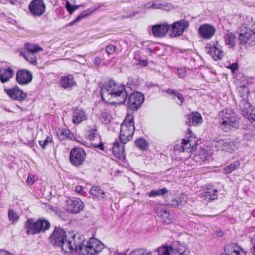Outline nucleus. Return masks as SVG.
Wrapping results in <instances>:
<instances>
[{"label": "nucleus", "mask_w": 255, "mask_h": 255, "mask_svg": "<svg viewBox=\"0 0 255 255\" xmlns=\"http://www.w3.org/2000/svg\"><path fill=\"white\" fill-rule=\"evenodd\" d=\"M101 96L104 101L111 102L112 99L115 100L112 102L119 104L124 103L127 99L128 93L125 86L116 83L114 81H110L101 88Z\"/></svg>", "instance_id": "f257e3e1"}, {"label": "nucleus", "mask_w": 255, "mask_h": 255, "mask_svg": "<svg viewBox=\"0 0 255 255\" xmlns=\"http://www.w3.org/2000/svg\"><path fill=\"white\" fill-rule=\"evenodd\" d=\"M188 253L185 246L176 243L172 247H161L152 252L138 249L132 251L130 255H188Z\"/></svg>", "instance_id": "f03ea898"}, {"label": "nucleus", "mask_w": 255, "mask_h": 255, "mask_svg": "<svg viewBox=\"0 0 255 255\" xmlns=\"http://www.w3.org/2000/svg\"><path fill=\"white\" fill-rule=\"evenodd\" d=\"M103 244L95 238L84 241L80 246V254L82 255H96L102 251Z\"/></svg>", "instance_id": "7ed1b4c3"}, {"label": "nucleus", "mask_w": 255, "mask_h": 255, "mask_svg": "<svg viewBox=\"0 0 255 255\" xmlns=\"http://www.w3.org/2000/svg\"><path fill=\"white\" fill-rule=\"evenodd\" d=\"M197 146L196 136L188 129L186 138L178 141L175 148L182 152H192L196 149Z\"/></svg>", "instance_id": "20e7f679"}, {"label": "nucleus", "mask_w": 255, "mask_h": 255, "mask_svg": "<svg viewBox=\"0 0 255 255\" xmlns=\"http://www.w3.org/2000/svg\"><path fill=\"white\" fill-rule=\"evenodd\" d=\"M240 31L239 39L241 44L249 45L255 44V25L250 27L248 24H242Z\"/></svg>", "instance_id": "39448f33"}, {"label": "nucleus", "mask_w": 255, "mask_h": 255, "mask_svg": "<svg viewBox=\"0 0 255 255\" xmlns=\"http://www.w3.org/2000/svg\"><path fill=\"white\" fill-rule=\"evenodd\" d=\"M222 126L235 127L238 125L239 118L231 108H226L219 113Z\"/></svg>", "instance_id": "423d86ee"}, {"label": "nucleus", "mask_w": 255, "mask_h": 255, "mask_svg": "<svg viewBox=\"0 0 255 255\" xmlns=\"http://www.w3.org/2000/svg\"><path fill=\"white\" fill-rule=\"evenodd\" d=\"M50 227L49 223L44 220H38L36 222L33 219H28L25 224L27 233L30 234H35L41 231L47 230Z\"/></svg>", "instance_id": "0eeeda50"}, {"label": "nucleus", "mask_w": 255, "mask_h": 255, "mask_svg": "<svg viewBox=\"0 0 255 255\" xmlns=\"http://www.w3.org/2000/svg\"><path fill=\"white\" fill-rule=\"evenodd\" d=\"M86 154L81 148H74L70 152V161L75 166L82 165L85 161Z\"/></svg>", "instance_id": "6e6552de"}, {"label": "nucleus", "mask_w": 255, "mask_h": 255, "mask_svg": "<svg viewBox=\"0 0 255 255\" xmlns=\"http://www.w3.org/2000/svg\"><path fill=\"white\" fill-rule=\"evenodd\" d=\"M144 95L140 92H135L129 96L128 99V106L132 111L137 110L144 102Z\"/></svg>", "instance_id": "1a4fd4ad"}, {"label": "nucleus", "mask_w": 255, "mask_h": 255, "mask_svg": "<svg viewBox=\"0 0 255 255\" xmlns=\"http://www.w3.org/2000/svg\"><path fill=\"white\" fill-rule=\"evenodd\" d=\"M212 144L218 149L225 150L229 152L235 151L239 147V143L237 142L229 140H214Z\"/></svg>", "instance_id": "9d476101"}, {"label": "nucleus", "mask_w": 255, "mask_h": 255, "mask_svg": "<svg viewBox=\"0 0 255 255\" xmlns=\"http://www.w3.org/2000/svg\"><path fill=\"white\" fill-rule=\"evenodd\" d=\"M28 9L33 16H40L46 10V5L43 0H32L28 5Z\"/></svg>", "instance_id": "9b49d317"}, {"label": "nucleus", "mask_w": 255, "mask_h": 255, "mask_svg": "<svg viewBox=\"0 0 255 255\" xmlns=\"http://www.w3.org/2000/svg\"><path fill=\"white\" fill-rule=\"evenodd\" d=\"M66 210L71 213L76 214L84 209V203L79 198L68 199L66 201Z\"/></svg>", "instance_id": "f8f14e48"}, {"label": "nucleus", "mask_w": 255, "mask_h": 255, "mask_svg": "<svg viewBox=\"0 0 255 255\" xmlns=\"http://www.w3.org/2000/svg\"><path fill=\"white\" fill-rule=\"evenodd\" d=\"M240 109L242 114L251 122L255 121V110H254L251 104L246 100L243 99L240 102Z\"/></svg>", "instance_id": "ddd939ff"}, {"label": "nucleus", "mask_w": 255, "mask_h": 255, "mask_svg": "<svg viewBox=\"0 0 255 255\" xmlns=\"http://www.w3.org/2000/svg\"><path fill=\"white\" fill-rule=\"evenodd\" d=\"M4 91L10 99L15 101L22 102L27 98V94L17 86L10 89L4 88Z\"/></svg>", "instance_id": "4468645a"}, {"label": "nucleus", "mask_w": 255, "mask_h": 255, "mask_svg": "<svg viewBox=\"0 0 255 255\" xmlns=\"http://www.w3.org/2000/svg\"><path fill=\"white\" fill-rule=\"evenodd\" d=\"M188 26V21L184 19H181L174 22L172 26V31L170 33L171 36L177 37L180 36Z\"/></svg>", "instance_id": "2eb2a0df"}, {"label": "nucleus", "mask_w": 255, "mask_h": 255, "mask_svg": "<svg viewBox=\"0 0 255 255\" xmlns=\"http://www.w3.org/2000/svg\"><path fill=\"white\" fill-rule=\"evenodd\" d=\"M67 238L65 232L60 228H55L50 237L51 244L59 246Z\"/></svg>", "instance_id": "dca6fc26"}, {"label": "nucleus", "mask_w": 255, "mask_h": 255, "mask_svg": "<svg viewBox=\"0 0 255 255\" xmlns=\"http://www.w3.org/2000/svg\"><path fill=\"white\" fill-rule=\"evenodd\" d=\"M198 31L203 38L210 39L215 34V28L209 24H205L200 26Z\"/></svg>", "instance_id": "f3484780"}, {"label": "nucleus", "mask_w": 255, "mask_h": 255, "mask_svg": "<svg viewBox=\"0 0 255 255\" xmlns=\"http://www.w3.org/2000/svg\"><path fill=\"white\" fill-rule=\"evenodd\" d=\"M197 149L194 151V156L193 159L195 162L201 163L211 158L210 155L207 152L206 150L201 147H196Z\"/></svg>", "instance_id": "a211bd4d"}, {"label": "nucleus", "mask_w": 255, "mask_h": 255, "mask_svg": "<svg viewBox=\"0 0 255 255\" xmlns=\"http://www.w3.org/2000/svg\"><path fill=\"white\" fill-rule=\"evenodd\" d=\"M170 26L167 23L154 25L152 27V32L155 37H163L168 32Z\"/></svg>", "instance_id": "6ab92c4d"}, {"label": "nucleus", "mask_w": 255, "mask_h": 255, "mask_svg": "<svg viewBox=\"0 0 255 255\" xmlns=\"http://www.w3.org/2000/svg\"><path fill=\"white\" fill-rule=\"evenodd\" d=\"M16 79L20 85H25L30 83L32 79V75L28 71L21 70L16 73Z\"/></svg>", "instance_id": "aec40b11"}, {"label": "nucleus", "mask_w": 255, "mask_h": 255, "mask_svg": "<svg viewBox=\"0 0 255 255\" xmlns=\"http://www.w3.org/2000/svg\"><path fill=\"white\" fill-rule=\"evenodd\" d=\"M124 143H121L120 141H116L113 143L112 147L113 153L115 157L119 159H124L125 158Z\"/></svg>", "instance_id": "412c9836"}, {"label": "nucleus", "mask_w": 255, "mask_h": 255, "mask_svg": "<svg viewBox=\"0 0 255 255\" xmlns=\"http://www.w3.org/2000/svg\"><path fill=\"white\" fill-rule=\"evenodd\" d=\"M155 211L157 215L163 222L169 224L172 222V217L165 207L159 206L156 208Z\"/></svg>", "instance_id": "4be33fe9"}, {"label": "nucleus", "mask_w": 255, "mask_h": 255, "mask_svg": "<svg viewBox=\"0 0 255 255\" xmlns=\"http://www.w3.org/2000/svg\"><path fill=\"white\" fill-rule=\"evenodd\" d=\"M189 126H198L203 122L201 115L197 112H192L188 116Z\"/></svg>", "instance_id": "5701e85b"}, {"label": "nucleus", "mask_w": 255, "mask_h": 255, "mask_svg": "<svg viewBox=\"0 0 255 255\" xmlns=\"http://www.w3.org/2000/svg\"><path fill=\"white\" fill-rule=\"evenodd\" d=\"M134 128H121L120 134L122 143L126 144L132 138Z\"/></svg>", "instance_id": "b1692460"}, {"label": "nucleus", "mask_w": 255, "mask_h": 255, "mask_svg": "<svg viewBox=\"0 0 255 255\" xmlns=\"http://www.w3.org/2000/svg\"><path fill=\"white\" fill-rule=\"evenodd\" d=\"M14 74L13 69L8 67L0 68V81L1 83L7 82L12 77Z\"/></svg>", "instance_id": "393cba45"}, {"label": "nucleus", "mask_w": 255, "mask_h": 255, "mask_svg": "<svg viewBox=\"0 0 255 255\" xmlns=\"http://www.w3.org/2000/svg\"><path fill=\"white\" fill-rule=\"evenodd\" d=\"M207 52L215 60H221L224 56V52L216 46H213L207 48Z\"/></svg>", "instance_id": "a878e982"}, {"label": "nucleus", "mask_w": 255, "mask_h": 255, "mask_svg": "<svg viewBox=\"0 0 255 255\" xmlns=\"http://www.w3.org/2000/svg\"><path fill=\"white\" fill-rule=\"evenodd\" d=\"M86 119L85 112L82 109H76L73 114V122L75 124H79Z\"/></svg>", "instance_id": "bb28decb"}, {"label": "nucleus", "mask_w": 255, "mask_h": 255, "mask_svg": "<svg viewBox=\"0 0 255 255\" xmlns=\"http://www.w3.org/2000/svg\"><path fill=\"white\" fill-rule=\"evenodd\" d=\"M72 241V245L74 246V249L77 252L80 253V246L85 240H84V237L79 234L74 235L71 239Z\"/></svg>", "instance_id": "cd10ccee"}, {"label": "nucleus", "mask_w": 255, "mask_h": 255, "mask_svg": "<svg viewBox=\"0 0 255 255\" xmlns=\"http://www.w3.org/2000/svg\"><path fill=\"white\" fill-rule=\"evenodd\" d=\"M60 82L62 87L65 89L70 88L76 85L74 80V77L72 75H69L61 78Z\"/></svg>", "instance_id": "c85d7f7f"}, {"label": "nucleus", "mask_w": 255, "mask_h": 255, "mask_svg": "<svg viewBox=\"0 0 255 255\" xmlns=\"http://www.w3.org/2000/svg\"><path fill=\"white\" fill-rule=\"evenodd\" d=\"M57 135L59 139L63 140L66 138H74L73 133L70 131L69 128H58L57 131Z\"/></svg>", "instance_id": "c756f323"}, {"label": "nucleus", "mask_w": 255, "mask_h": 255, "mask_svg": "<svg viewBox=\"0 0 255 255\" xmlns=\"http://www.w3.org/2000/svg\"><path fill=\"white\" fill-rule=\"evenodd\" d=\"M98 8H95L93 9H88L84 11H83L74 20L70 22L68 24H67L65 26H71L74 25L75 23L80 21L83 18H85L86 17L90 15L91 13L94 12L96 10H97Z\"/></svg>", "instance_id": "7c9ffc66"}, {"label": "nucleus", "mask_w": 255, "mask_h": 255, "mask_svg": "<svg viewBox=\"0 0 255 255\" xmlns=\"http://www.w3.org/2000/svg\"><path fill=\"white\" fill-rule=\"evenodd\" d=\"M217 190L212 188H209L206 189L205 191L203 193V197L207 200V202L209 201L215 200L217 198Z\"/></svg>", "instance_id": "2f4dec72"}, {"label": "nucleus", "mask_w": 255, "mask_h": 255, "mask_svg": "<svg viewBox=\"0 0 255 255\" xmlns=\"http://www.w3.org/2000/svg\"><path fill=\"white\" fill-rule=\"evenodd\" d=\"M24 47L26 49V51L24 52H26L36 53L38 52L43 51V48L38 45L32 43H27L24 45Z\"/></svg>", "instance_id": "473e14b6"}, {"label": "nucleus", "mask_w": 255, "mask_h": 255, "mask_svg": "<svg viewBox=\"0 0 255 255\" xmlns=\"http://www.w3.org/2000/svg\"><path fill=\"white\" fill-rule=\"evenodd\" d=\"M72 241L69 239L67 240V238L62 242L61 245L59 247H61L62 250L66 253H70L72 252L74 249V246L72 245Z\"/></svg>", "instance_id": "72a5a7b5"}, {"label": "nucleus", "mask_w": 255, "mask_h": 255, "mask_svg": "<svg viewBox=\"0 0 255 255\" xmlns=\"http://www.w3.org/2000/svg\"><path fill=\"white\" fill-rule=\"evenodd\" d=\"M90 193L99 199L105 198V193L98 186H93L90 190Z\"/></svg>", "instance_id": "f704fd0d"}, {"label": "nucleus", "mask_w": 255, "mask_h": 255, "mask_svg": "<svg viewBox=\"0 0 255 255\" xmlns=\"http://www.w3.org/2000/svg\"><path fill=\"white\" fill-rule=\"evenodd\" d=\"M21 54L24 58L29 63L32 64H36L37 58L35 55V53L23 52Z\"/></svg>", "instance_id": "c9c22d12"}, {"label": "nucleus", "mask_w": 255, "mask_h": 255, "mask_svg": "<svg viewBox=\"0 0 255 255\" xmlns=\"http://www.w3.org/2000/svg\"><path fill=\"white\" fill-rule=\"evenodd\" d=\"M240 165V162L238 160L234 161L233 163L227 166L224 168V171L226 174L230 173L235 169H237Z\"/></svg>", "instance_id": "e433bc0d"}, {"label": "nucleus", "mask_w": 255, "mask_h": 255, "mask_svg": "<svg viewBox=\"0 0 255 255\" xmlns=\"http://www.w3.org/2000/svg\"><path fill=\"white\" fill-rule=\"evenodd\" d=\"M135 144L137 147L142 150H146L149 146L148 143L143 138H139L136 140Z\"/></svg>", "instance_id": "4c0bfd02"}, {"label": "nucleus", "mask_w": 255, "mask_h": 255, "mask_svg": "<svg viewBox=\"0 0 255 255\" xmlns=\"http://www.w3.org/2000/svg\"><path fill=\"white\" fill-rule=\"evenodd\" d=\"M163 92H166V93H168V94L173 95L176 96L177 98L180 101L181 105H182V103H183L184 98H183L182 94L181 93H180V92H179L176 90L171 89H168L166 90H164L163 91Z\"/></svg>", "instance_id": "58836bf2"}, {"label": "nucleus", "mask_w": 255, "mask_h": 255, "mask_svg": "<svg viewBox=\"0 0 255 255\" xmlns=\"http://www.w3.org/2000/svg\"><path fill=\"white\" fill-rule=\"evenodd\" d=\"M226 44L230 45L231 47L235 46V41L236 39L235 35L232 33L227 34L225 37Z\"/></svg>", "instance_id": "ea45409f"}, {"label": "nucleus", "mask_w": 255, "mask_h": 255, "mask_svg": "<svg viewBox=\"0 0 255 255\" xmlns=\"http://www.w3.org/2000/svg\"><path fill=\"white\" fill-rule=\"evenodd\" d=\"M168 192V190L166 188H164L158 190H153L148 193L150 197H156L158 196H163Z\"/></svg>", "instance_id": "a19ab883"}, {"label": "nucleus", "mask_w": 255, "mask_h": 255, "mask_svg": "<svg viewBox=\"0 0 255 255\" xmlns=\"http://www.w3.org/2000/svg\"><path fill=\"white\" fill-rule=\"evenodd\" d=\"M121 126L122 128L123 127H126L127 128H130L132 127L133 128H134L133 118L132 116H127L123 122Z\"/></svg>", "instance_id": "79ce46f5"}, {"label": "nucleus", "mask_w": 255, "mask_h": 255, "mask_svg": "<svg viewBox=\"0 0 255 255\" xmlns=\"http://www.w3.org/2000/svg\"><path fill=\"white\" fill-rule=\"evenodd\" d=\"M51 138L46 136L44 139L39 140V143L43 149H45L49 143H51Z\"/></svg>", "instance_id": "37998d69"}, {"label": "nucleus", "mask_w": 255, "mask_h": 255, "mask_svg": "<svg viewBox=\"0 0 255 255\" xmlns=\"http://www.w3.org/2000/svg\"><path fill=\"white\" fill-rule=\"evenodd\" d=\"M82 6V4L80 5H72L70 2L68 0H67L66 3V8H67L68 11L70 13L72 14L74 10L78 9L79 7Z\"/></svg>", "instance_id": "c03bdc74"}, {"label": "nucleus", "mask_w": 255, "mask_h": 255, "mask_svg": "<svg viewBox=\"0 0 255 255\" xmlns=\"http://www.w3.org/2000/svg\"><path fill=\"white\" fill-rule=\"evenodd\" d=\"M8 216L9 221H12L13 223L17 222L18 220V216L17 215L16 213L12 210H9Z\"/></svg>", "instance_id": "a18cd8bd"}, {"label": "nucleus", "mask_w": 255, "mask_h": 255, "mask_svg": "<svg viewBox=\"0 0 255 255\" xmlns=\"http://www.w3.org/2000/svg\"><path fill=\"white\" fill-rule=\"evenodd\" d=\"M88 138L89 139L92 141L99 139L100 136L98 133L97 130L96 129L91 130L88 135Z\"/></svg>", "instance_id": "49530a36"}, {"label": "nucleus", "mask_w": 255, "mask_h": 255, "mask_svg": "<svg viewBox=\"0 0 255 255\" xmlns=\"http://www.w3.org/2000/svg\"><path fill=\"white\" fill-rule=\"evenodd\" d=\"M116 47L113 45H110L106 47V51L109 54H113L115 52Z\"/></svg>", "instance_id": "de8ad7c7"}, {"label": "nucleus", "mask_w": 255, "mask_h": 255, "mask_svg": "<svg viewBox=\"0 0 255 255\" xmlns=\"http://www.w3.org/2000/svg\"><path fill=\"white\" fill-rule=\"evenodd\" d=\"M163 5V4L159 2L156 0L152 3L151 7L152 8H162Z\"/></svg>", "instance_id": "09e8293b"}, {"label": "nucleus", "mask_w": 255, "mask_h": 255, "mask_svg": "<svg viewBox=\"0 0 255 255\" xmlns=\"http://www.w3.org/2000/svg\"><path fill=\"white\" fill-rule=\"evenodd\" d=\"M177 72L180 78H183L186 75V69L185 68L178 69Z\"/></svg>", "instance_id": "8fccbe9b"}, {"label": "nucleus", "mask_w": 255, "mask_h": 255, "mask_svg": "<svg viewBox=\"0 0 255 255\" xmlns=\"http://www.w3.org/2000/svg\"><path fill=\"white\" fill-rule=\"evenodd\" d=\"M170 205L172 207H177L179 205H181V202L180 201V202H178V200H176V199H173L172 201H171L170 203Z\"/></svg>", "instance_id": "3c124183"}, {"label": "nucleus", "mask_w": 255, "mask_h": 255, "mask_svg": "<svg viewBox=\"0 0 255 255\" xmlns=\"http://www.w3.org/2000/svg\"><path fill=\"white\" fill-rule=\"evenodd\" d=\"M27 182L29 184H33L34 182V177L32 175H28L27 177Z\"/></svg>", "instance_id": "603ef678"}, {"label": "nucleus", "mask_w": 255, "mask_h": 255, "mask_svg": "<svg viewBox=\"0 0 255 255\" xmlns=\"http://www.w3.org/2000/svg\"><path fill=\"white\" fill-rule=\"evenodd\" d=\"M229 68L232 69V70L234 72L238 68V64L236 63H234L232 64L230 67Z\"/></svg>", "instance_id": "864d4df0"}, {"label": "nucleus", "mask_w": 255, "mask_h": 255, "mask_svg": "<svg viewBox=\"0 0 255 255\" xmlns=\"http://www.w3.org/2000/svg\"><path fill=\"white\" fill-rule=\"evenodd\" d=\"M0 255H12L5 250H0Z\"/></svg>", "instance_id": "5fc2aeb1"}, {"label": "nucleus", "mask_w": 255, "mask_h": 255, "mask_svg": "<svg viewBox=\"0 0 255 255\" xmlns=\"http://www.w3.org/2000/svg\"><path fill=\"white\" fill-rule=\"evenodd\" d=\"M101 60L100 58L96 57L95 58V60H94L95 64L99 65L101 63Z\"/></svg>", "instance_id": "6e6d98bb"}, {"label": "nucleus", "mask_w": 255, "mask_h": 255, "mask_svg": "<svg viewBox=\"0 0 255 255\" xmlns=\"http://www.w3.org/2000/svg\"><path fill=\"white\" fill-rule=\"evenodd\" d=\"M76 191L78 193H81L83 190V187L81 186H78L76 187Z\"/></svg>", "instance_id": "4d7b16f0"}, {"label": "nucleus", "mask_w": 255, "mask_h": 255, "mask_svg": "<svg viewBox=\"0 0 255 255\" xmlns=\"http://www.w3.org/2000/svg\"><path fill=\"white\" fill-rule=\"evenodd\" d=\"M151 4H152L151 2H150V1L144 4V7L146 9L152 8Z\"/></svg>", "instance_id": "13d9d810"}, {"label": "nucleus", "mask_w": 255, "mask_h": 255, "mask_svg": "<svg viewBox=\"0 0 255 255\" xmlns=\"http://www.w3.org/2000/svg\"><path fill=\"white\" fill-rule=\"evenodd\" d=\"M138 64L145 66L147 64V61L146 60H140Z\"/></svg>", "instance_id": "bf43d9fd"}, {"label": "nucleus", "mask_w": 255, "mask_h": 255, "mask_svg": "<svg viewBox=\"0 0 255 255\" xmlns=\"http://www.w3.org/2000/svg\"><path fill=\"white\" fill-rule=\"evenodd\" d=\"M139 12L138 11H134L132 13L129 14V16L131 17L135 16L136 14H138Z\"/></svg>", "instance_id": "052dcab7"}, {"label": "nucleus", "mask_w": 255, "mask_h": 255, "mask_svg": "<svg viewBox=\"0 0 255 255\" xmlns=\"http://www.w3.org/2000/svg\"><path fill=\"white\" fill-rule=\"evenodd\" d=\"M184 199V196L181 195L179 198L176 199V200H178V202H180V201L181 202V205L183 204V200Z\"/></svg>", "instance_id": "680f3d73"}, {"label": "nucleus", "mask_w": 255, "mask_h": 255, "mask_svg": "<svg viewBox=\"0 0 255 255\" xmlns=\"http://www.w3.org/2000/svg\"><path fill=\"white\" fill-rule=\"evenodd\" d=\"M95 146L99 148V149H100L101 150H104V145L102 143H101L99 145H95Z\"/></svg>", "instance_id": "e2e57ef3"}, {"label": "nucleus", "mask_w": 255, "mask_h": 255, "mask_svg": "<svg viewBox=\"0 0 255 255\" xmlns=\"http://www.w3.org/2000/svg\"><path fill=\"white\" fill-rule=\"evenodd\" d=\"M254 248L255 249V235L254 236L252 240Z\"/></svg>", "instance_id": "0e129e2a"}, {"label": "nucleus", "mask_w": 255, "mask_h": 255, "mask_svg": "<svg viewBox=\"0 0 255 255\" xmlns=\"http://www.w3.org/2000/svg\"><path fill=\"white\" fill-rule=\"evenodd\" d=\"M122 17H123V18H129V17H130L129 16V15H123V16H122Z\"/></svg>", "instance_id": "69168bd1"}, {"label": "nucleus", "mask_w": 255, "mask_h": 255, "mask_svg": "<svg viewBox=\"0 0 255 255\" xmlns=\"http://www.w3.org/2000/svg\"><path fill=\"white\" fill-rule=\"evenodd\" d=\"M40 132H41V133H42V129H40Z\"/></svg>", "instance_id": "338daca9"}]
</instances>
